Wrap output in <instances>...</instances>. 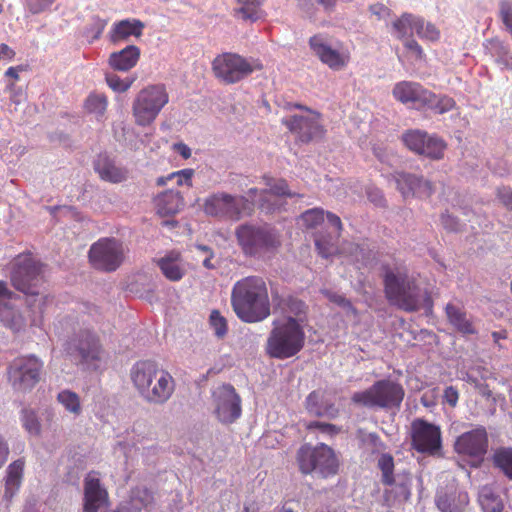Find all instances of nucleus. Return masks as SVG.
Instances as JSON below:
<instances>
[{
  "instance_id": "obj_25",
  "label": "nucleus",
  "mask_w": 512,
  "mask_h": 512,
  "mask_svg": "<svg viewBox=\"0 0 512 512\" xmlns=\"http://www.w3.org/2000/svg\"><path fill=\"white\" fill-rule=\"evenodd\" d=\"M166 279L180 281L185 275L182 255L179 251H169L163 257L154 260Z\"/></svg>"
},
{
  "instance_id": "obj_42",
  "label": "nucleus",
  "mask_w": 512,
  "mask_h": 512,
  "mask_svg": "<svg viewBox=\"0 0 512 512\" xmlns=\"http://www.w3.org/2000/svg\"><path fill=\"white\" fill-rule=\"evenodd\" d=\"M154 503L153 493L145 487H137L132 491L131 504L133 509H147Z\"/></svg>"
},
{
  "instance_id": "obj_32",
  "label": "nucleus",
  "mask_w": 512,
  "mask_h": 512,
  "mask_svg": "<svg viewBox=\"0 0 512 512\" xmlns=\"http://www.w3.org/2000/svg\"><path fill=\"white\" fill-rule=\"evenodd\" d=\"M305 407L310 414L317 417L326 416L330 419H334L339 413V410L333 403H323V394L320 391H312L307 396Z\"/></svg>"
},
{
  "instance_id": "obj_55",
  "label": "nucleus",
  "mask_w": 512,
  "mask_h": 512,
  "mask_svg": "<svg viewBox=\"0 0 512 512\" xmlns=\"http://www.w3.org/2000/svg\"><path fill=\"white\" fill-rule=\"evenodd\" d=\"M55 0H25V6L31 14H40L46 11Z\"/></svg>"
},
{
  "instance_id": "obj_28",
  "label": "nucleus",
  "mask_w": 512,
  "mask_h": 512,
  "mask_svg": "<svg viewBox=\"0 0 512 512\" xmlns=\"http://www.w3.org/2000/svg\"><path fill=\"white\" fill-rule=\"evenodd\" d=\"M263 180L265 182V185L268 187V189L262 191L261 195H260L259 207L262 210H266L267 212H272L275 210L274 205L268 203V200H267L268 195L287 196V197L296 196L295 193H291L289 191L288 184H287L286 180H284V179H275L272 177L264 176Z\"/></svg>"
},
{
  "instance_id": "obj_13",
  "label": "nucleus",
  "mask_w": 512,
  "mask_h": 512,
  "mask_svg": "<svg viewBox=\"0 0 512 512\" xmlns=\"http://www.w3.org/2000/svg\"><path fill=\"white\" fill-rule=\"evenodd\" d=\"M308 43L312 53L331 70H343L351 61L349 49L342 42H337L333 46L327 34L319 33L313 35L309 38Z\"/></svg>"
},
{
  "instance_id": "obj_61",
  "label": "nucleus",
  "mask_w": 512,
  "mask_h": 512,
  "mask_svg": "<svg viewBox=\"0 0 512 512\" xmlns=\"http://www.w3.org/2000/svg\"><path fill=\"white\" fill-rule=\"evenodd\" d=\"M441 222H442V225L448 230H456L457 229L456 219L449 214H442Z\"/></svg>"
},
{
  "instance_id": "obj_31",
  "label": "nucleus",
  "mask_w": 512,
  "mask_h": 512,
  "mask_svg": "<svg viewBox=\"0 0 512 512\" xmlns=\"http://www.w3.org/2000/svg\"><path fill=\"white\" fill-rule=\"evenodd\" d=\"M446 316L449 323L461 334L473 335L477 333L472 321L468 318L467 313L460 307L448 303L445 308Z\"/></svg>"
},
{
  "instance_id": "obj_57",
  "label": "nucleus",
  "mask_w": 512,
  "mask_h": 512,
  "mask_svg": "<svg viewBox=\"0 0 512 512\" xmlns=\"http://www.w3.org/2000/svg\"><path fill=\"white\" fill-rule=\"evenodd\" d=\"M443 398L445 402L448 403L451 407H455L459 399L458 390L453 386L446 387L444 390Z\"/></svg>"
},
{
  "instance_id": "obj_14",
  "label": "nucleus",
  "mask_w": 512,
  "mask_h": 512,
  "mask_svg": "<svg viewBox=\"0 0 512 512\" xmlns=\"http://www.w3.org/2000/svg\"><path fill=\"white\" fill-rule=\"evenodd\" d=\"M43 362L34 355L15 358L8 367V380L15 390L26 392L39 381Z\"/></svg>"
},
{
  "instance_id": "obj_12",
  "label": "nucleus",
  "mask_w": 512,
  "mask_h": 512,
  "mask_svg": "<svg viewBox=\"0 0 512 512\" xmlns=\"http://www.w3.org/2000/svg\"><path fill=\"white\" fill-rule=\"evenodd\" d=\"M88 257L91 265L103 272L116 271L125 259V251L121 241L114 237H103L93 243Z\"/></svg>"
},
{
  "instance_id": "obj_43",
  "label": "nucleus",
  "mask_w": 512,
  "mask_h": 512,
  "mask_svg": "<svg viewBox=\"0 0 512 512\" xmlns=\"http://www.w3.org/2000/svg\"><path fill=\"white\" fill-rule=\"evenodd\" d=\"M358 438L360 439L361 446L372 454L380 453L385 449V444L377 433H364L362 430H359Z\"/></svg>"
},
{
  "instance_id": "obj_18",
  "label": "nucleus",
  "mask_w": 512,
  "mask_h": 512,
  "mask_svg": "<svg viewBox=\"0 0 512 512\" xmlns=\"http://www.w3.org/2000/svg\"><path fill=\"white\" fill-rule=\"evenodd\" d=\"M217 419L230 424L241 416V398L231 384H223L213 392Z\"/></svg>"
},
{
  "instance_id": "obj_59",
  "label": "nucleus",
  "mask_w": 512,
  "mask_h": 512,
  "mask_svg": "<svg viewBox=\"0 0 512 512\" xmlns=\"http://www.w3.org/2000/svg\"><path fill=\"white\" fill-rule=\"evenodd\" d=\"M325 295L329 298L330 301L336 303L337 305L350 308L354 312L356 311L355 308L352 306V303L349 300H347L344 296L328 291L325 292Z\"/></svg>"
},
{
  "instance_id": "obj_17",
  "label": "nucleus",
  "mask_w": 512,
  "mask_h": 512,
  "mask_svg": "<svg viewBox=\"0 0 512 512\" xmlns=\"http://www.w3.org/2000/svg\"><path fill=\"white\" fill-rule=\"evenodd\" d=\"M411 444L417 452L438 453L442 447L440 427L421 418L415 419L411 424Z\"/></svg>"
},
{
  "instance_id": "obj_56",
  "label": "nucleus",
  "mask_w": 512,
  "mask_h": 512,
  "mask_svg": "<svg viewBox=\"0 0 512 512\" xmlns=\"http://www.w3.org/2000/svg\"><path fill=\"white\" fill-rule=\"evenodd\" d=\"M405 48L411 52L415 60H422L425 57L424 51L419 43L414 39H407L404 42Z\"/></svg>"
},
{
  "instance_id": "obj_44",
  "label": "nucleus",
  "mask_w": 512,
  "mask_h": 512,
  "mask_svg": "<svg viewBox=\"0 0 512 512\" xmlns=\"http://www.w3.org/2000/svg\"><path fill=\"white\" fill-rule=\"evenodd\" d=\"M417 16L412 14H403L399 19L393 22V28L399 39H403L407 35L415 33L414 22Z\"/></svg>"
},
{
  "instance_id": "obj_60",
  "label": "nucleus",
  "mask_w": 512,
  "mask_h": 512,
  "mask_svg": "<svg viewBox=\"0 0 512 512\" xmlns=\"http://www.w3.org/2000/svg\"><path fill=\"white\" fill-rule=\"evenodd\" d=\"M368 198L376 205L383 206L385 204V198L382 192L378 189L368 191Z\"/></svg>"
},
{
  "instance_id": "obj_46",
  "label": "nucleus",
  "mask_w": 512,
  "mask_h": 512,
  "mask_svg": "<svg viewBox=\"0 0 512 512\" xmlns=\"http://www.w3.org/2000/svg\"><path fill=\"white\" fill-rule=\"evenodd\" d=\"M378 467L382 472V482L385 485H392L394 479V459L390 454H382L378 460Z\"/></svg>"
},
{
  "instance_id": "obj_3",
  "label": "nucleus",
  "mask_w": 512,
  "mask_h": 512,
  "mask_svg": "<svg viewBox=\"0 0 512 512\" xmlns=\"http://www.w3.org/2000/svg\"><path fill=\"white\" fill-rule=\"evenodd\" d=\"M385 297L391 305L405 312H415L421 307V289L404 267L382 266Z\"/></svg>"
},
{
  "instance_id": "obj_1",
  "label": "nucleus",
  "mask_w": 512,
  "mask_h": 512,
  "mask_svg": "<svg viewBox=\"0 0 512 512\" xmlns=\"http://www.w3.org/2000/svg\"><path fill=\"white\" fill-rule=\"evenodd\" d=\"M231 305L237 317L246 323L261 322L271 314L268 286L260 276H247L235 282Z\"/></svg>"
},
{
  "instance_id": "obj_64",
  "label": "nucleus",
  "mask_w": 512,
  "mask_h": 512,
  "mask_svg": "<svg viewBox=\"0 0 512 512\" xmlns=\"http://www.w3.org/2000/svg\"><path fill=\"white\" fill-rule=\"evenodd\" d=\"M174 149L178 152L184 159H188L191 157V149L184 143H176L174 144Z\"/></svg>"
},
{
  "instance_id": "obj_11",
  "label": "nucleus",
  "mask_w": 512,
  "mask_h": 512,
  "mask_svg": "<svg viewBox=\"0 0 512 512\" xmlns=\"http://www.w3.org/2000/svg\"><path fill=\"white\" fill-rule=\"evenodd\" d=\"M42 280L41 265L30 253L19 254L14 258L11 283L15 289L27 295H38Z\"/></svg>"
},
{
  "instance_id": "obj_33",
  "label": "nucleus",
  "mask_w": 512,
  "mask_h": 512,
  "mask_svg": "<svg viewBox=\"0 0 512 512\" xmlns=\"http://www.w3.org/2000/svg\"><path fill=\"white\" fill-rule=\"evenodd\" d=\"M24 471V461L22 459L15 460L7 468V476L5 481L6 499H11L19 490Z\"/></svg>"
},
{
  "instance_id": "obj_49",
  "label": "nucleus",
  "mask_w": 512,
  "mask_h": 512,
  "mask_svg": "<svg viewBox=\"0 0 512 512\" xmlns=\"http://www.w3.org/2000/svg\"><path fill=\"white\" fill-rule=\"evenodd\" d=\"M194 175V170L191 168L182 169L176 172L171 173L167 176V178L160 177L157 180V184L162 186L166 184L167 180H171L172 178L177 179V184L179 186L187 185L188 187H192V177Z\"/></svg>"
},
{
  "instance_id": "obj_23",
  "label": "nucleus",
  "mask_w": 512,
  "mask_h": 512,
  "mask_svg": "<svg viewBox=\"0 0 512 512\" xmlns=\"http://www.w3.org/2000/svg\"><path fill=\"white\" fill-rule=\"evenodd\" d=\"M19 297L9 290L7 283L0 280V321L14 332L23 330L26 326L25 318L6 301Z\"/></svg>"
},
{
  "instance_id": "obj_35",
  "label": "nucleus",
  "mask_w": 512,
  "mask_h": 512,
  "mask_svg": "<svg viewBox=\"0 0 512 512\" xmlns=\"http://www.w3.org/2000/svg\"><path fill=\"white\" fill-rule=\"evenodd\" d=\"M479 503L484 512H502L504 505L491 486L485 485L480 488L478 494Z\"/></svg>"
},
{
  "instance_id": "obj_26",
  "label": "nucleus",
  "mask_w": 512,
  "mask_h": 512,
  "mask_svg": "<svg viewBox=\"0 0 512 512\" xmlns=\"http://www.w3.org/2000/svg\"><path fill=\"white\" fill-rule=\"evenodd\" d=\"M140 55L138 46L128 45L120 51L111 53L108 64L115 71L127 72L137 65Z\"/></svg>"
},
{
  "instance_id": "obj_62",
  "label": "nucleus",
  "mask_w": 512,
  "mask_h": 512,
  "mask_svg": "<svg viewBox=\"0 0 512 512\" xmlns=\"http://www.w3.org/2000/svg\"><path fill=\"white\" fill-rule=\"evenodd\" d=\"M15 56V51L7 44H0V60H12Z\"/></svg>"
},
{
  "instance_id": "obj_36",
  "label": "nucleus",
  "mask_w": 512,
  "mask_h": 512,
  "mask_svg": "<svg viewBox=\"0 0 512 512\" xmlns=\"http://www.w3.org/2000/svg\"><path fill=\"white\" fill-rule=\"evenodd\" d=\"M279 305H281V308L285 313L289 314L288 316H291L293 320L301 323L302 327L305 326L307 322L308 307L304 301L289 296Z\"/></svg>"
},
{
  "instance_id": "obj_48",
  "label": "nucleus",
  "mask_w": 512,
  "mask_h": 512,
  "mask_svg": "<svg viewBox=\"0 0 512 512\" xmlns=\"http://www.w3.org/2000/svg\"><path fill=\"white\" fill-rule=\"evenodd\" d=\"M105 79L107 85L113 91L118 93L126 92L136 80L135 77H127L125 79H121L118 75L113 73L106 74Z\"/></svg>"
},
{
  "instance_id": "obj_10",
  "label": "nucleus",
  "mask_w": 512,
  "mask_h": 512,
  "mask_svg": "<svg viewBox=\"0 0 512 512\" xmlns=\"http://www.w3.org/2000/svg\"><path fill=\"white\" fill-rule=\"evenodd\" d=\"M262 68L263 65L258 60L249 62L235 53H223L212 62L215 77L225 84L237 83Z\"/></svg>"
},
{
  "instance_id": "obj_39",
  "label": "nucleus",
  "mask_w": 512,
  "mask_h": 512,
  "mask_svg": "<svg viewBox=\"0 0 512 512\" xmlns=\"http://www.w3.org/2000/svg\"><path fill=\"white\" fill-rule=\"evenodd\" d=\"M493 462L509 479H512V448H501L495 451Z\"/></svg>"
},
{
  "instance_id": "obj_63",
  "label": "nucleus",
  "mask_w": 512,
  "mask_h": 512,
  "mask_svg": "<svg viewBox=\"0 0 512 512\" xmlns=\"http://www.w3.org/2000/svg\"><path fill=\"white\" fill-rule=\"evenodd\" d=\"M327 220L328 222L334 226L337 230V236L340 235V232L342 231V228H343V225H342V222H341V219L339 216H337L336 214H333V213H330L328 212L327 213Z\"/></svg>"
},
{
  "instance_id": "obj_22",
  "label": "nucleus",
  "mask_w": 512,
  "mask_h": 512,
  "mask_svg": "<svg viewBox=\"0 0 512 512\" xmlns=\"http://www.w3.org/2000/svg\"><path fill=\"white\" fill-rule=\"evenodd\" d=\"M391 176L404 198L409 196L426 198L430 197L433 193L432 183L424 180L422 177L405 172H395Z\"/></svg>"
},
{
  "instance_id": "obj_51",
  "label": "nucleus",
  "mask_w": 512,
  "mask_h": 512,
  "mask_svg": "<svg viewBox=\"0 0 512 512\" xmlns=\"http://www.w3.org/2000/svg\"><path fill=\"white\" fill-rule=\"evenodd\" d=\"M301 220L306 228H315L324 222V210L313 208L301 214Z\"/></svg>"
},
{
  "instance_id": "obj_34",
  "label": "nucleus",
  "mask_w": 512,
  "mask_h": 512,
  "mask_svg": "<svg viewBox=\"0 0 512 512\" xmlns=\"http://www.w3.org/2000/svg\"><path fill=\"white\" fill-rule=\"evenodd\" d=\"M265 0H237L239 7L234 10L235 16L250 22H256L263 17L262 5Z\"/></svg>"
},
{
  "instance_id": "obj_19",
  "label": "nucleus",
  "mask_w": 512,
  "mask_h": 512,
  "mask_svg": "<svg viewBox=\"0 0 512 512\" xmlns=\"http://www.w3.org/2000/svg\"><path fill=\"white\" fill-rule=\"evenodd\" d=\"M392 95L400 103L418 110L425 108V104L431 103L435 97L434 92L413 81H400L396 83L393 87Z\"/></svg>"
},
{
  "instance_id": "obj_7",
  "label": "nucleus",
  "mask_w": 512,
  "mask_h": 512,
  "mask_svg": "<svg viewBox=\"0 0 512 512\" xmlns=\"http://www.w3.org/2000/svg\"><path fill=\"white\" fill-rule=\"evenodd\" d=\"M168 102L169 94L164 84L144 87L138 92L132 104L135 124L142 127L151 125Z\"/></svg>"
},
{
  "instance_id": "obj_45",
  "label": "nucleus",
  "mask_w": 512,
  "mask_h": 512,
  "mask_svg": "<svg viewBox=\"0 0 512 512\" xmlns=\"http://www.w3.org/2000/svg\"><path fill=\"white\" fill-rule=\"evenodd\" d=\"M58 401L65 409L75 415L80 414L81 404L79 396L70 390H63L57 396Z\"/></svg>"
},
{
  "instance_id": "obj_47",
  "label": "nucleus",
  "mask_w": 512,
  "mask_h": 512,
  "mask_svg": "<svg viewBox=\"0 0 512 512\" xmlns=\"http://www.w3.org/2000/svg\"><path fill=\"white\" fill-rule=\"evenodd\" d=\"M455 105V100L452 97L435 94L431 103L425 104V108H429L438 114H444L454 109Z\"/></svg>"
},
{
  "instance_id": "obj_20",
  "label": "nucleus",
  "mask_w": 512,
  "mask_h": 512,
  "mask_svg": "<svg viewBox=\"0 0 512 512\" xmlns=\"http://www.w3.org/2000/svg\"><path fill=\"white\" fill-rule=\"evenodd\" d=\"M455 451L458 454L482 458L488 450V434L483 426L462 433L455 441Z\"/></svg>"
},
{
  "instance_id": "obj_9",
  "label": "nucleus",
  "mask_w": 512,
  "mask_h": 512,
  "mask_svg": "<svg viewBox=\"0 0 512 512\" xmlns=\"http://www.w3.org/2000/svg\"><path fill=\"white\" fill-rule=\"evenodd\" d=\"M254 204L244 196H233L225 192L209 195L203 203L206 215L221 220L238 221L253 212Z\"/></svg>"
},
{
  "instance_id": "obj_5",
  "label": "nucleus",
  "mask_w": 512,
  "mask_h": 512,
  "mask_svg": "<svg viewBox=\"0 0 512 512\" xmlns=\"http://www.w3.org/2000/svg\"><path fill=\"white\" fill-rule=\"evenodd\" d=\"M305 344V332L302 324L287 316L275 323L266 342L267 355L275 359H288L298 354Z\"/></svg>"
},
{
  "instance_id": "obj_6",
  "label": "nucleus",
  "mask_w": 512,
  "mask_h": 512,
  "mask_svg": "<svg viewBox=\"0 0 512 512\" xmlns=\"http://www.w3.org/2000/svg\"><path fill=\"white\" fill-rule=\"evenodd\" d=\"M297 463L303 474L318 473L323 478L337 474L339 460L334 450L320 443L316 446L310 444L302 445L297 452Z\"/></svg>"
},
{
  "instance_id": "obj_52",
  "label": "nucleus",
  "mask_w": 512,
  "mask_h": 512,
  "mask_svg": "<svg viewBox=\"0 0 512 512\" xmlns=\"http://www.w3.org/2000/svg\"><path fill=\"white\" fill-rule=\"evenodd\" d=\"M209 322L217 337L223 338L227 334V321L218 310L211 312Z\"/></svg>"
},
{
  "instance_id": "obj_8",
  "label": "nucleus",
  "mask_w": 512,
  "mask_h": 512,
  "mask_svg": "<svg viewBox=\"0 0 512 512\" xmlns=\"http://www.w3.org/2000/svg\"><path fill=\"white\" fill-rule=\"evenodd\" d=\"M404 395L405 392L401 384L384 379L376 381L364 391L355 392L352 402L365 407L391 409L401 405Z\"/></svg>"
},
{
  "instance_id": "obj_54",
  "label": "nucleus",
  "mask_w": 512,
  "mask_h": 512,
  "mask_svg": "<svg viewBox=\"0 0 512 512\" xmlns=\"http://www.w3.org/2000/svg\"><path fill=\"white\" fill-rule=\"evenodd\" d=\"M308 430L318 429L321 433L328 434L330 436L337 435L341 432V428L330 423L312 421L306 425Z\"/></svg>"
},
{
  "instance_id": "obj_21",
  "label": "nucleus",
  "mask_w": 512,
  "mask_h": 512,
  "mask_svg": "<svg viewBox=\"0 0 512 512\" xmlns=\"http://www.w3.org/2000/svg\"><path fill=\"white\" fill-rule=\"evenodd\" d=\"M68 352L77 355L82 363L90 364L101 359L102 346L93 333L83 331L69 343Z\"/></svg>"
},
{
  "instance_id": "obj_50",
  "label": "nucleus",
  "mask_w": 512,
  "mask_h": 512,
  "mask_svg": "<svg viewBox=\"0 0 512 512\" xmlns=\"http://www.w3.org/2000/svg\"><path fill=\"white\" fill-rule=\"evenodd\" d=\"M22 424L25 430L31 435H39L41 431V424L36 416V413L30 409L22 411Z\"/></svg>"
},
{
  "instance_id": "obj_37",
  "label": "nucleus",
  "mask_w": 512,
  "mask_h": 512,
  "mask_svg": "<svg viewBox=\"0 0 512 512\" xmlns=\"http://www.w3.org/2000/svg\"><path fill=\"white\" fill-rule=\"evenodd\" d=\"M467 504V495L456 496L455 493H443L436 497V505L441 512H462Z\"/></svg>"
},
{
  "instance_id": "obj_53",
  "label": "nucleus",
  "mask_w": 512,
  "mask_h": 512,
  "mask_svg": "<svg viewBox=\"0 0 512 512\" xmlns=\"http://www.w3.org/2000/svg\"><path fill=\"white\" fill-rule=\"evenodd\" d=\"M499 16L507 30L512 34V1L501 0L499 3Z\"/></svg>"
},
{
  "instance_id": "obj_40",
  "label": "nucleus",
  "mask_w": 512,
  "mask_h": 512,
  "mask_svg": "<svg viewBox=\"0 0 512 512\" xmlns=\"http://www.w3.org/2000/svg\"><path fill=\"white\" fill-rule=\"evenodd\" d=\"M414 29L421 39L434 42L440 38V31L437 27L430 22H425L421 17L417 16L416 22H414Z\"/></svg>"
},
{
  "instance_id": "obj_29",
  "label": "nucleus",
  "mask_w": 512,
  "mask_h": 512,
  "mask_svg": "<svg viewBox=\"0 0 512 512\" xmlns=\"http://www.w3.org/2000/svg\"><path fill=\"white\" fill-rule=\"evenodd\" d=\"M95 171L104 181L111 183H120L127 178V171L115 165L106 154H99L95 163Z\"/></svg>"
},
{
  "instance_id": "obj_24",
  "label": "nucleus",
  "mask_w": 512,
  "mask_h": 512,
  "mask_svg": "<svg viewBox=\"0 0 512 512\" xmlns=\"http://www.w3.org/2000/svg\"><path fill=\"white\" fill-rule=\"evenodd\" d=\"M108 501V493L102 487L96 472H89L84 480V512H98Z\"/></svg>"
},
{
  "instance_id": "obj_27",
  "label": "nucleus",
  "mask_w": 512,
  "mask_h": 512,
  "mask_svg": "<svg viewBox=\"0 0 512 512\" xmlns=\"http://www.w3.org/2000/svg\"><path fill=\"white\" fill-rule=\"evenodd\" d=\"M157 214L161 217L177 214L184 205V199L180 192L167 190L154 199Z\"/></svg>"
},
{
  "instance_id": "obj_30",
  "label": "nucleus",
  "mask_w": 512,
  "mask_h": 512,
  "mask_svg": "<svg viewBox=\"0 0 512 512\" xmlns=\"http://www.w3.org/2000/svg\"><path fill=\"white\" fill-rule=\"evenodd\" d=\"M144 23L138 19H125L113 24L110 39L113 43L128 40L130 36L140 37Z\"/></svg>"
},
{
  "instance_id": "obj_15",
  "label": "nucleus",
  "mask_w": 512,
  "mask_h": 512,
  "mask_svg": "<svg viewBox=\"0 0 512 512\" xmlns=\"http://www.w3.org/2000/svg\"><path fill=\"white\" fill-rule=\"evenodd\" d=\"M282 124L295 135L297 142L308 144L321 140L326 134V129L321 123V114L310 111V115H292L282 119Z\"/></svg>"
},
{
  "instance_id": "obj_16",
  "label": "nucleus",
  "mask_w": 512,
  "mask_h": 512,
  "mask_svg": "<svg viewBox=\"0 0 512 512\" xmlns=\"http://www.w3.org/2000/svg\"><path fill=\"white\" fill-rule=\"evenodd\" d=\"M405 146L412 152L431 160H441L447 149V143L437 135H429L422 130H408L402 136Z\"/></svg>"
},
{
  "instance_id": "obj_58",
  "label": "nucleus",
  "mask_w": 512,
  "mask_h": 512,
  "mask_svg": "<svg viewBox=\"0 0 512 512\" xmlns=\"http://www.w3.org/2000/svg\"><path fill=\"white\" fill-rule=\"evenodd\" d=\"M497 196L507 209L512 210V189L506 187L500 188L498 189Z\"/></svg>"
},
{
  "instance_id": "obj_41",
  "label": "nucleus",
  "mask_w": 512,
  "mask_h": 512,
  "mask_svg": "<svg viewBox=\"0 0 512 512\" xmlns=\"http://www.w3.org/2000/svg\"><path fill=\"white\" fill-rule=\"evenodd\" d=\"M84 106L89 113L103 116L108 106V99L105 94L91 93L85 100Z\"/></svg>"
},
{
  "instance_id": "obj_38",
  "label": "nucleus",
  "mask_w": 512,
  "mask_h": 512,
  "mask_svg": "<svg viewBox=\"0 0 512 512\" xmlns=\"http://www.w3.org/2000/svg\"><path fill=\"white\" fill-rule=\"evenodd\" d=\"M315 247L323 258H329L339 252L337 243L330 234H317L315 236Z\"/></svg>"
},
{
  "instance_id": "obj_2",
  "label": "nucleus",
  "mask_w": 512,
  "mask_h": 512,
  "mask_svg": "<svg viewBox=\"0 0 512 512\" xmlns=\"http://www.w3.org/2000/svg\"><path fill=\"white\" fill-rule=\"evenodd\" d=\"M130 379L139 396L148 404L167 403L176 389L171 373L152 360L137 361L130 370Z\"/></svg>"
},
{
  "instance_id": "obj_4",
  "label": "nucleus",
  "mask_w": 512,
  "mask_h": 512,
  "mask_svg": "<svg viewBox=\"0 0 512 512\" xmlns=\"http://www.w3.org/2000/svg\"><path fill=\"white\" fill-rule=\"evenodd\" d=\"M235 237L243 254L248 257L275 253L282 245L279 231L269 224H241L235 229Z\"/></svg>"
}]
</instances>
